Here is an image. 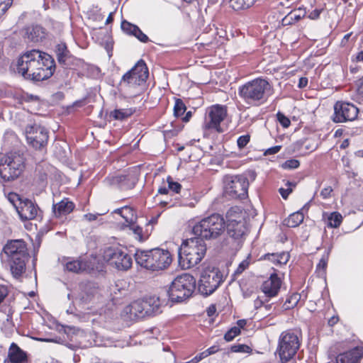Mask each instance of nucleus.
Masks as SVG:
<instances>
[{"label": "nucleus", "instance_id": "1", "mask_svg": "<svg viewBox=\"0 0 363 363\" xmlns=\"http://www.w3.org/2000/svg\"><path fill=\"white\" fill-rule=\"evenodd\" d=\"M55 62L52 57L38 50L23 53L18 60L17 72L24 79L40 82L50 78L54 73Z\"/></svg>", "mask_w": 363, "mask_h": 363}, {"label": "nucleus", "instance_id": "2", "mask_svg": "<svg viewBox=\"0 0 363 363\" xmlns=\"http://www.w3.org/2000/svg\"><path fill=\"white\" fill-rule=\"evenodd\" d=\"M206 245L201 238H192L183 241L178 248L179 264L182 269L191 268L201 262L206 253Z\"/></svg>", "mask_w": 363, "mask_h": 363}, {"label": "nucleus", "instance_id": "3", "mask_svg": "<svg viewBox=\"0 0 363 363\" xmlns=\"http://www.w3.org/2000/svg\"><path fill=\"white\" fill-rule=\"evenodd\" d=\"M13 277L19 278L26 272L28 253L26 242L23 240H11L3 248Z\"/></svg>", "mask_w": 363, "mask_h": 363}, {"label": "nucleus", "instance_id": "4", "mask_svg": "<svg viewBox=\"0 0 363 363\" xmlns=\"http://www.w3.org/2000/svg\"><path fill=\"white\" fill-rule=\"evenodd\" d=\"M196 288V279L189 274L177 276L168 289L163 290L160 295L169 301L179 303L189 298Z\"/></svg>", "mask_w": 363, "mask_h": 363}, {"label": "nucleus", "instance_id": "5", "mask_svg": "<svg viewBox=\"0 0 363 363\" xmlns=\"http://www.w3.org/2000/svg\"><path fill=\"white\" fill-rule=\"evenodd\" d=\"M135 259L138 264L152 271L166 269L172 261L170 252L160 248L149 250H137Z\"/></svg>", "mask_w": 363, "mask_h": 363}, {"label": "nucleus", "instance_id": "6", "mask_svg": "<svg viewBox=\"0 0 363 363\" xmlns=\"http://www.w3.org/2000/svg\"><path fill=\"white\" fill-rule=\"evenodd\" d=\"M226 230L230 238L234 240L235 248H240L247 232V224L245 215L239 206H232L226 214Z\"/></svg>", "mask_w": 363, "mask_h": 363}, {"label": "nucleus", "instance_id": "7", "mask_svg": "<svg viewBox=\"0 0 363 363\" xmlns=\"http://www.w3.org/2000/svg\"><path fill=\"white\" fill-rule=\"evenodd\" d=\"M269 90L270 84L267 80L257 78L240 86L238 93L247 104L259 105L267 101Z\"/></svg>", "mask_w": 363, "mask_h": 363}, {"label": "nucleus", "instance_id": "8", "mask_svg": "<svg viewBox=\"0 0 363 363\" xmlns=\"http://www.w3.org/2000/svg\"><path fill=\"white\" fill-rule=\"evenodd\" d=\"M148 69L142 60H139L137 64L128 72H127L122 77L120 82L121 90L133 95L137 94L148 77Z\"/></svg>", "mask_w": 363, "mask_h": 363}, {"label": "nucleus", "instance_id": "9", "mask_svg": "<svg viewBox=\"0 0 363 363\" xmlns=\"http://www.w3.org/2000/svg\"><path fill=\"white\" fill-rule=\"evenodd\" d=\"M225 230V220L222 216L213 213L202 219L196 224L192 229L193 233L202 240L216 239L219 237Z\"/></svg>", "mask_w": 363, "mask_h": 363}, {"label": "nucleus", "instance_id": "10", "mask_svg": "<svg viewBox=\"0 0 363 363\" xmlns=\"http://www.w3.org/2000/svg\"><path fill=\"white\" fill-rule=\"evenodd\" d=\"M166 305V298L160 295L158 297L149 296L143 299L136 300L130 303L128 310L131 315L143 318L145 316L156 315L162 312L161 308Z\"/></svg>", "mask_w": 363, "mask_h": 363}, {"label": "nucleus", "instance_id": "11", "mask_svg": "<svg viewBox=\"0 0 363 363\" xmlns=\"http://www.w3.org/2000/svg\"><path fill=\"white\" fill-rule=\"evenodd\" d=\"M26 167L25 158L18 152H9L0 158V176L4 181L19 177Z\"/></svg>", "mask_w": 363, "mask_h": 363}, {"label": "nucleus", "instance_id": "12", "mask_svg": "<svg viewBox=\"0 0 363 363\" xmlns=\"http://www.w3.org/2000/svg\"><path fill=\"white\" fill-rule=\"evenodd\" d=\"M301 340V333L298 330H288L281 333L279 337L277 352L281 362L286 363L297 353Z\"/></svg>", "mask_w": 363, "mask_h": 363}, {"label": "nucleus", "instance_id": "13", "mask_svg": "<svg viewBox=\"0 0 363 363\" xmlns=\"http://www.w3.org/2000/svg\"><path fill=\"white\" fill-rule=\"evenodd\" d=\"M223 182L224 194L226 197L243 199L247 196L249 181L245 174L226 175Z\"/></svg>", "mask_w": 363, "mask_h": 363}, {"label": "nucleus", "instance_id": "14", "mask_svg": "<svg viewBox=\"0 0 363 363\" xmlns=\"http://www.w3.org/2000/svg\"><path fill=\"white\" fill-rule=\"evenodd\" d=\"M223 281V276L218 268L207 267L201 273L198 284L199 292L203 296L212 294Z\"/></svg>", "mask_w": 363, "mask_h": 363}, {"label": "nucleus", "instance_id": "15", "mask_svg": "<svg viewBox=\"0 0 363 363\" xmlns=\"http://www.w3.org/2000/svg\"><path fill=\"white\" fill-rule=\"evenodd\" d=\"M104 257L118 270H127L133 264L132 257L126 250L120 247H108L104 252Z\"/></svg>", "mask_w": 363, "mask_h": 363}, {"label": "nucleus", "instance_id": "16", "mask_svg": "<svg viewBox=\"0 0 363 363\" xmlns=\"http://www.w3.org/2000/svg\"><path fill=\"white\" fill-rule=\"evenodd\" d=\"M359 109L352 104L337 101L334 105L333 121L335 123L352 121L357 117Z\"/></svg>", "mask_w": 363, "mask_h": 363}, {"label": "nucleus", "instance_id": "17", "mask_svg": "<svg viewBox=\"0 0 363 363\" xmlns=\"http://www.w3.org/2000/svg\"><path fill=\"white\" fill-rule=\"evenodd\" d=\"M26 136L28 143L33 147L40 149L48 143V132L40 125H28L26 128Z\"/></svg>", "mask_w": 363, "mask_h": 363}, {"label": "nucleus", "instance_id": "18", "mask_svg": "<svg viewBox=\"0 0 363 363\" xmlns=\"http://www.w3.org/2000/svg\"><path fill=\"white\" fill-rule=\"evenodd\" d=\"M226 113L225 106L220 105L211 106L208 110V116L206 118L205 128L220 131V124L224 120Z\"/></svg>", "mask_w": 363, "mask_h": 363}, {"label": "nucleus", "instance_id": "19", "mask_svg": "<svg viewBox=\"0 0 363 363\" xmlns=\"http://www.w3.org/2000/svg\"><path fill=\"white\" fill-rule=\"evenodd\" d=\"M138 178L134 173H129L127 175H118L112 177H108L105 182L109 185L117 186L122 190L133 189Z\"/></svg>", "mask_w": 363, "mask_h": 363}, {"label": "nucleus", "instance_id": "20", "mask_svg": "<svg viewBox=\"0 0 363 363\" xmlns=\"http://www.w3.org/2000/svg\"><path fill=\"white\" fill-rule=\"evenodd\" d=\"M22 221L29 220H41L42 211L39 206H13Z\"/></svg>", "mask_w": 363, "mask_h": 363}, {"label": "nucleus", "instance_id": "21", "mask_svg": "<svg viewBox=\"0 0 363 363\" xmlns=\"http://www.w3.org/2000/svg\"><path fill=\"white\" fill-rule=\"evenodd\" d=\"M281 281L277 274H272L268 279L262 284L261 289L265 297L272 298L276 296L281 288Z\"/></svg>", "mask_w": 363, "mask_h": 363}, {"label": "nucleus", "instance_id": "22", "mask_svg": "<svg viewBox=\"0 0 363 363\" xmlns=\"http://www.w3.org/2000/svg\"><path fill=\"white\" fill-rule=\"evenodd\" d=\"M363 357V347L360 346L340 354L336 359V363H359Z\"/></svg>", "mask_w": 363, "mask_h": 363}, {"label": "nucleus", "instance_id": "23", "mask_svg": "<svg viewBox=\"0 0 363 363\" xmlns=\"http://www.w3.org/2000/svg\"><path fill=\"white\" fill-rule=\"evenodd\" d=\"M121 27L124 33L135 36L140 41L143 43L149 41L148 37L136 25L132 24L127 21H123Z\"/></svg>", "mask_w": 363, "mask_h": 363}, {"label": "nucleus", "instance_id": "24", "mask_svg": "<svg viewBox=\"0 0 363 363\" xmlns=\"http://www.w3.org/2000/svg\"><path fill=\"white\" fill-rule=\"evenodd\" d=\"M8 357L11 363H27L28 362L26 352L14 342L9 347Z\"/></svg>", "mask_w": 363, "mask_h": 363}, {"label": "nucleus", "instance_id": "25", "mask_svg": "<svg viewBox=\"0 0 363 363\" xmlns=\"http://www.w3.org/2000/svg\"><path fill=\"white\" fill-rule=\"evenodd\" d=\"M26 33L27 38L34 43L41 42L46 36L45 29L39 25L28 27Z\"/></svg>", "mask_w": 363, "mask_h": 363}, {"label": "nucleus", "instance_id": "26", "mask_svg": "<svg viewBox=\"0 0 363 363\" xmlns=\"http://www.w3.org/2000/svg\"><path fill=\"white\" fill-rule=\"evenodd\" d=\"M127 227L128 228L130 233H132L135 238L140 242L145 241L150 235L149 229L147 228L144 231L137 223V221L130 223L128 224Z\"/></svg>", "mask_w": 363, "mask_h": 363}, {"label": "nucleus", "instance_id": "27", "mask_svg": "<svg viewBox=\"0 0 363 363\" xmlns=\"http://www.w3.org/2000/svg\"><path fill=\"white\" fill-rule=\"evenodd\" d=\"M113 212L119 214L122 218H123L128 224L132 222H135L138 220L135 211L131 206H123L121 208L115 210Z\"/></svg>", "mask_w": 363, "mask_h": 363}, {"label": "nucleus", "instance_id": "28", "mask_svg": "<svg viewBox=\"0 0 363 363\" xmlns=\"http://www.w3.org/2000/svg\"><path fill=\"white\" fill-rule=\"evenodd\" d=\"M305 15L306 11L300 8L291 11L282 19V24L284 26L294 24L303 18Z\"/></svg>", "mask_w": 363, "mask_h": 363}, {"label": "nucleus", "instance_id": "29", "mask_svg": "<svg viewBox=\"0 0 363 363\" xmlns=\"http://www.w3.org/2000/svg\"><path fill=\"white\" fill-rule=\"evenodd\" d=\"M306 206H303V208L301 211H297L291 213L287 219L284 220V223L289 228H295L299 225L304 219L303 211L305 209Z\"/></svg>", "mask_w": 363, "mask_h": 363}, {"label": "nucleus", "instance_id": "30", "mask_svg": "<svg viewBox=\"0 0 363 363\" xmlns=\"http://www.w3.org/2000/svg\"><path fill=\"white\" fill-rule=\"evenodd\" d=\"M55 52L57 59L60 64L66 65L69 57V51L65 43H60L56 46Z\"/></svg>", "mask_w": 363, "mask_h": 363}, {"label": "nucleus", "instance_id": "31", "mask_svg": "<svg viewBox=\"0 0 363 363\" xmlns=\"http://www.w3.org/2000/svg\"><path fill=\"white\" fill-rule=\"evenodd\" d=\"M135 110L132 108L115 109L110 113V117L115 120L122 121L131 116Z\"/></svg>", "mask_w": 363, "mask_h": 363}, {"label": "nucleus", "instance_id": "32", "mask_svg": "<svg viewBox=\"0 0 363 363\" xmlns=\"http://www.w3.org/2000/svg\"><path fill=\"white\" fill-rule=\"evenodd\" d=\"M342 222V216L338 212H333L328 216L327 225L329 228H338Z\"/></svg>", "mask_w": 363, "mask_h": 363}, {"label": "nucleus", "instance_id": "33", "mask_svg": "<svg viewBox=\"0 0 363 363\" xmlns=\"http://www.w3.org/2000/svg\"><path fill=\"white\" fill-rule=\"evenodd\" d=\"M255 0H230V6L236 11L246 9L253 5Z\"/></svg>", "mask_w": 363, "mask_h": 363}, {"label": "nucleus", "instance_id": "34", "mask_svg": "<svg viewBox=\"0 0 363 363\" xmlns=\"http://www.w3.org/2000/svg\"><path fill=\"white\" fill-rule=\"evenodd\" d=\"M74 206H52V212L55 217L60 218L70 213Z\"/></svg>", "mask_w": 363, "mask_h": 363}, {"label": "nucleus", "instance_id": "35", "mask_svg": "<svg viewBox=\"0 0 363 363\" xmlns=\"http://www.w3.org/2000/svg\"><path fill=\"white\" fill-rule=\"evenodd\" d=\"M318 147V143L313 139H307L301 142V149L304 154L313 152Z\"/></svg>", "mask_w": 363, "mask_h": 363}, {"label": "nucleus", "instance_id": "36", "mask_svg": "<svg viewBox=\"0 0 363 363\" xmlns=\"http://www.w3.org/2000/svg\"><path fill=\"white\" fill-rule=\"evenodd\" d=\"M300 295L298 294H294L288 297L283 305L284 310H289L295 307L298 303Z\"/></svg>", "mask_w": 363, "mask_h": 363}, {"label": "nucleus", "instance_id": "37", "mask_svg": "<svg viewBox=\"0 0 363 363\" xmlns=\"http://www.w3.org/2000/svg\"><path fill=\"white\" fill-rule=\"evenodd\" d=\"M186 110V107L183 102V101L180 99H177L175 101V104L174 106V114L176 117H179L184 115Z\"/></svg>", "mask_w": 363, "mask_h": 363}, {"label": "nucleus", "instance_id": "38", "mask_svg": "<svg viewBox=\"0 0 363 363\" xmlns=\"http://www.w3.org/2000/svg\"><path fill=\"white\" fill-rule=\"evenodd\" d=\"M65 268L67 271L77 273L82 269V264L78 260L69 261L66 263Z\"/></svg>", "mask_w": 363, "mask_h": 363}, {"label": "nucleus", "instance_id": "39", "mask_svg": "<svg viewBox=\"0 0 363 363\" xmlns=\"http://www.w3.org/2000/svg\"><path fill=\"white\" fill-rule=\"evenodd\" d=\"M240 333V330L239 328H233L232 327L230 330H228L224 335V339L227 342L232 341L236 336H238Z\"/></svg>", "mask_w": 363, "mask_h": 363}, {"label": "nucleus", "instance_id": "40", "mask_svg": "<svg viewBox=\"0 0 363 363\" xmlns=\"http://www.w3.org/2000/svg\"><path fill=\"white\" fill-rule=\"evenodd\" d=\"M167 182L168 184V189L173 192L179 193L182 189L181 184L177 182H174L170 176L167 177Z\"/></svg>", "mask_w": 363, "mask_h": 363}, {"label": "nucleus", "instance_id": "41", "mask_svg": "<svg viewBox=\"0 0 363 363\" xmlns=\"http://www.w3.org/2000/svg\"><path fill=\"white\" fill-rule=\"evenodd\" d=\"M300 162L298 160L291 159L281 164V167L284 169H294L299 167Z\"/></svg>", "mask_w": 363, "mask_h": 363}, {"label": "nucleus", "instance_id": "42", "mask_svg": "<svg viewBox=\"0 0 363 363\" xmlns=\"http://www.w3.org/2000/svg\"><path fill=\"white\" fill-rule=\"evenodd\" d=\"M277 118L278 121L280 123V124L284 128H286L290 125V124H291L290 120L282 113L278 112L277 114Z\"/></svg>", "mask_w": 363, "mask_h": 363}, {"label": "nucleus", "instance_id": "43", "mask_svg": "<svg viewBox=\"0 0 363 363\" xmlns=\"http://www.w3.org/2000/svg\"><path fill=\"white\" fill-rule=\"evenodd\" d=\"M250 136L248 134L240 136L237 140L238 147L240 149L244 148L250 142Z\"/></svg>", "mask_w": 363, "mask_h": 363}, {"label": "nucleus", "instance_id": "44", "mask_svg": "<svg viewBox=\"0 0 363 363\" xmlns=\"http://www.w3.org/2000/svg\"><path fill=\"white\" fill-rule=\"evenodd\" d=\"M250 264V262L248 260V258L242 260L238 265V268L235 271V274L238 275L242 274L248 267Z\"/></svg>", "mask_w": 363, "mask_h": 363}, {"label": "nucleus", "instance_id": "45", "mask_svg": "<svg viewBox=\"0 0 363 363\" xmlns=\"http://www.w3.org/2000/svg\"><path fill=\"white\" fill-rule=\"evenodd\" d=\"M286 185L288 186L287 189H285L281 188L279 189V192H280L281 196L284 199H286L288 197L289 194L292 191L291 186H295V184H294L289 182H287Z\"/></svg>", "mask_w": 363, "mask_h": 363}, {"label": "nucleus", "instance_id": "46", "mask_svg": "<svg viewBox=\"0 0 363 363\" xmlns=\"http://www.w3.org/2000/svg\"><path fill=\"white\" fill-rule=\"evenodd\" d=\"M7 198H8L9 201L11 204H15L16 202H18V201L20 202V203H22L21 198L20 195L16 193H14V192L9 193L7 196Z\"/></svg>", "mask_w": 363, "mask_h": 363}, {"label": "nucleus", "instance_id": "47", "mask_svg": "<svg viewBox=\"0 0 363 363\" xmlns=\"http://www.w3.org/2000/svg\"><path fill=\"white\" fill-rule=\"evenodd\" d=\"M267 297L258 296L254 301V306L255 309H259L263 307L264 304L268 301Z\"/></svg>", "mask_w": 363, "mask_h": 363}, {"label": "nucleus", "instance_id": "48", "mask_svg": "<svg viewBox=\"0 0 363 363\" xmlns=\"http://www.w3.org/2000/svg\"><path fill=\"white\" fill-rule=\"evenodd\" d=\"M264 259L271 261L277 265L279 264V262H280V261H279L278 253L266 254L264 255Z\"/></svg>", "mask_w": 363, "mask_h": 363}, {"label": "nucleus", "instance_id": "49", "mask_svg": "<svg viewBox=\"0 0 363 363\" xmlns=\"http://www.w3.org/2000/svg\"><path fill=\"white\" fill-rule=\"evenodd\" d=\"M328 258H329V256L323 253L321 259H320L318 264H317V269H325L328 264Z\"/></svg>", "mask_w": 363, "mask_h": 363}, {"label": "nucleus", "instance_id": "50", "mask_svg": "<svg viewBox=\"0 0 363 363\" xmlns=\"http://www.w3.org/2000/svg\"><path fill=\"white\" fill-rule=\"evenodd\" d=\"M249 349V347H247L245 345H234L231 346V351L233 352H247V350Z\"/></svg>", "mask_w": 363, "mask_h": 363}, {"label": "nucleus", "instance_id": "51", "mask_svg": "<svg viewBox=\"0 0 363 363\" xmlns=\"http://www.w3.org/2000/svg\"><path fill=\"white\" fill-rule=\"evenodd\" d=\"M12 2L11 0L0 3V18L6 13V11L11 6Z\"/></svg>", "mask_w": 363, "mask_h": 363}, {"label": "nucleus", "instance_id": "52", "mask_svg": "<svg viewBox=\"0 0 363 363\" xmlns=\"http://www.w3.org/2000/svg\"><path fill=\"white\" fill-rule=\"evenodd\" d=\"M89 337H90V339H89V340H88L89 342V345H91V346H99L100 345L101 343L98 340V335L96 333H90Z\"/></svg>", "mask_w": 363, "mask_h": 363}, {"label": "nucleus", "instance_id": "53", "mask_svg": "<svg viewBox=\"0 0 363 363\" xmlns=\"http://www.w3.org/2000/svg\"><path fill=\"white\" fill-rule=\"evenodd\" d=\"M323 242L325 243V246L326 247L325 252H324V254L330 256V254L333 250V241L332 239H330V240H323Z\"/></svg>", "mask_w": 363, "mask_h": 363}, {"label": "nucleus", "instance_id": "54", "mask_svg": "<svg viewBox=\"0 0 363 363\" xmlns=\"http://www.w3.org/2000/svg\"><path fill=\"white\" fill-rule=\"evenodd\" d=\"M106 212V211H102L96 213H86L84 215V218L89 221L95 220L99 216L104 215Z\"/></svg>", "mask_w": 363, "mask_h": 363}, {"label": "nucleus", "instance_id": "55", "mask_svg": "<svg viewBox=\"0 0 363 363\" xmlns=\"http://www.w3.org/2000/svg\"><path fill=\"white\" fill-rule=\"evenodd\" d=\"M333 192V189L331 186H328L322 189L320 192V196L323 199H327L331 196V193Z\"/></svg>", "mask_w": 363, "mask_h": 363}, {"label": "nucleus", "instance_id": "56", "mask_svg": "<svg viewBox=\"0 0 363 363\" xmlns=\"http://www.w3.org/2000/svg\"><path fill=\"white\" fill-rule=\"evenodd\" d=\"M8 295V289L5 286H0V303L4 300Z\"/></svg>", "mask_w": 363, "mask_h": 363}, {"label": "nucleus", "instance_id": "57", "mask_svg": "<svg viewBox=\"0 0 363 363\" xmlns=\"http://www.w3.org/2000/svg\"><path fill=\"white\" fill-rule=\"evenodd\" d=\"M208 355H207V352L206 351H203L202 352H201L199 354L196 355L193 359H192V362H194V363H197L199 362V361H201V359L207 357Z\"/></svg>", "mask_w": 363, "mask_h": 363}, {"label": "nucleus", "instance_id": "58", "mask_svg": "<svg viewBox=\"0 0 363 363\" xmlns=\"http://www.w3.org/2000/svg\"><path fill=\"white\" fill-rule=\"evenodd\" d=\"M281 147L280 145H277V146L270 147V148L267 150V151L265 152V155H274V154H276L278 152H279V150H281Z\"/></svg>", "mask_w": 363, "mask_h": 363}, {"label": "nucleus", "instance_id": "59", "mask_svg": "<svg viewBox=\"0 0 363 363\" xmlns=\"http://www.w3.org/2000/svg\"><path fill=\"white\" fill-rule=\"evenodd\" d=\"M157 217H154V218H152L149 221L148 223L146 224V228H147L149 229V231H150V234L151 233V232L152 231V229H153V225L157 223Z\"/></svg>", "mask_w": 363, "mask_h": 363}, {"label": "nucleus", "instance_id": "60", "mask_svg": "<svg viewBox=\"0 0 363 363\" xmlns=\"http://www.w3.org/2000/svg\"><path fill=\"white\" fill-rule=\"evenodd\" d=\"M357 93L363 97V77L357 81Z\"/></svg>", "mask_w": 363, "mask_h": 363}, {"label": "nucleus", "instance_id": "61", "mask_svg": "<svg viewBox=\"0 0 363 363\" xmlns=\"http://www.w3.org/2000/svg\"><path fill=\"white\" fill-rule=\"evenodd\" d=\"M308 78L307 77H301L298 81V86L301 89L305 88L308 85Z\"/></svg>", "mask_w": 363, "mask_h": 363}, {"label": "nucleus", "instance_id": "62", "mask_svg": "<svg viewBox=\"0 0 363 363\" xmlns=\"http://www.w3.org/2000/svg\"><path fill=\"white\" fill-rule=\"evenodd\" d=\"M320 12H321V10H320V9H315V10H313V11H311L308 17L311 19H313V20L314 19H317L318 18H319Z\"/></svg>", "mask_w": 363, "mask_h": 363}, {"label": "nucleus", "instance_id": "63", "mask_svg": "<svg viewBox=\"0 0 363 363\" xmlns=\"http://www.w3.org/2000/svg\"><path fill=\"white\" fill-rule=\"evenodd\" d=\"M278 256H279V261H280V262H279V264H285L287 260H288V255L285 254V253H278Z\"/></svg>", "mask_w": 363, "mask_h": 363}, {"label": "nucleus", "instance_id": "64", "mask_svg": "<svg viewBox=\"0 0 363 363\" xmlns=\"http://www.w3.org/2000/svg\"><path fill=\"white\" fill-rule=\"evenodd\" d=\"M207 314L209 317H211L213 315H214V314L216 313V308L214 305H211L208 308H207Z\"/></svg>", "mask_w": 363, "mask_h": 363}]
</instances>
